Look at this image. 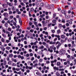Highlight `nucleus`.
Instances as JSON below:
<instances>
[{"label":"nucleus","instance_id":"obj_41","mask_svg":"<svg viewBox=\"0 0 76 76\" xmlns=\"http://www.w3.org/2000/svg\"><path fill=\"white\" fill-rule=\"evenodd\" d=\"M29 25H30V26H31V25H32V24L31 22H30V23H29Z\"/></svg>","mask_w":76,"mask_h":76},{"label":"nucleus","instance_id":"obj_17","mask_svg":"<svg viewBox=\"0 0 76 76\" xmlns=\"http://www.w3.org/2000/svg\"><path fill=\"white\" fill-rule=\"evenodd\" d=\"M35 5H36V6H38V5H39V3H38V2H36L35 3Z\"/></svg>","mask_w":76,"mask_h":76},{"label":"nucleus","instance_id":"obj_9","mask_svg":"<svg viewBox=\"0 0 76 76\" xmlns=\"http://www.w3.org/2000/svg\"><path fill=\"white\" fill-rule=\"evenodd\" d=\"M7 14H8L7 12H4L3 14V15L4 16H5V17H6V15H7Z\"/></svg>","mask_w":76,"mask_h":76},{"label":"nucleus","instance_id":"obj_64","mask_svg":"<svg viewBox=\"0 0 76 76\" xmlns=\"http://www.w3.org/2000/svg\"><path fill=\"white\" fill-rule=\"evenodd\" d=\"M20 16L19 15H17L16 16V18H19L20 17Z\"/></svg>","mask_w":76,"mask_h":76},{"label":"nucleus","instance_id":"obj_52","mask_svg":"<svg viewBox=\"0 0 76 76\" xmlns=\"http://www.w3.org/2000/svg\"><path fill=\"white\" fill-rule=\"evenodd\" d=\"M46 18L47 19H48L49 18H48V15H46Z\"/></svg>","mask_w":76,"mask_h":76},{"label":"nucleus","instance_id":"obj_27","mask_svg":"<svg viewBox=\"0 0 76 76\" xmlns=\"http://www.w3.org/2000/svg\"><path fill=\"white\" fill-rule=\"evenodd\" d=\"M13 16L12 15H11L10 16V19H13Z\"/></svg>","mask_w":76,"mask_h":76},{"label":"nucleus","instance_id":"obj_58","mask_svg":"<svg viewBox=\"0 0 76 76\" xmlns=\"http://www.w3.org/2000/svg\"><path fill=\"white\" fill-rule=\"evenodd\" d=\"M29 66H26V69H28V68H29Z\"/></svg>","mask_w":76,"mask_h":76},{"label":"nucleus","instance_id":"obj_16","mask_svg":"<svg viewBox=\"0 0 76 76\" xmlns=\"http://www.w3.org/2000/svg\"><path fill=\"white\" fill-rule=\"evenodd\" d=\"M9 57H11V58L13 56V54H10V55H9Z\"/></svg>","mask_w":76,"mask_h":76},{"label":"nucleus","instance_id":"obj_26","mask_svg":"<svg viewBox=\"0 0 76 76\" xmlns=\"http://www.w3.org/2000/svg\"><path fill=\"white\" fill-rule=\"evenodd\" d=\"M10 47H7L6 48V49L7 50H9V49H10Z\"/></svg>","mask_w":76,"mask_h":76},{"label":"nucleus","instance_id":"obj_4","mask_svg":"<svg viewBox=\"0 0 76 76\" xmlns=\"http://www.w3.org/2000/svg\"><path fill=\"white\" fill-rule=\"evenodd\" d=\"M54 45H52V46H51L50 47V49L53 50L54 49Z\"/></svg>","mask_w":76,"mask_h":76},{"label":"nucleus","instance_id":"obj_8","mask_svg":"<svg viewBox=\"0 0 76 76\" xmlns=\"http://www.w3.org/2000/svg\"><path fill=\"white\" fill-rule=\"evenodd\" d=\"M61 63L60 62H57V66H60Z\"/></svg>","mask_w":76,"mask_h":76},{"label":"nucleus","instance_id":"obj_14","mask_svg":"<svg viewBox=\"0 0 76 76\" xmlns=\"http://www.w3.org/2000/svg\"><path fill=\"white\" fill-rule=\"evenodd\" d=\"M61 38H65V36H64V35L63 34L61 36Z\"/></svg>","mask_w":76,"mask_h":76},{"label":"nucleus","instance_id":"obj_56","mask_svg":"<svg viewBox=\"0 0 76 76\" xmlns=\"http://www.w3.org/2000/svg\"><path fill=\"white\" fill-rule=\"evenodd\" d=\"M42 24H45V21H42Z\"/></svg>","mask_w":76,"mask_h":76},{"label":"nucleus","instance_id":"obj_54","mask_svg":"<svg viewBox=\"0 0 76 76\" xmlns=\"http://www.w3.org/2000/svg\"><path fill=\"white\" fill-rule=\"evenodd\" d=\"M18 74H19V75H20V74H21V71H19V72H18Z\"/></svg>","mask_w":76,"mask_h":76},{"label":"nucleus","instance_id":"obj_2","mask_svg":"<svg viewBox=\"0 0 76 76\" xmlns=\"http://www.w3.org/2000/svg\"><path fill=\"white\" fill-rule=\"evenodd\" d=\"M18 20H19V23L20 24V25H22V20H21V18H18Z\"/></svg>","mask_w":76,"mask_h":76},{"label":"nucleus","instance_id":"obj_34","mask_svg":"<svg viewBox=\"0 0 76 76\" xmlns=\"http://www.w3.org/2000/svg\"><path fill=\"white\" fill-rule=\"evenodd\" d=\"M26 57H29V54H27L26 55Z\"/></svg>","mask_w":76,"mask_h":76},{"label":"nucleus","instance_id":"obj_46","mask_svg":"<svg viewBox=\"0 0 76 76\" xmlns=\"http://www.w3.org/2000/svg\"><path fill=\"white\" fill-rule=\"evenodd\" d=\"M24 44H25V45H26V44H27V42H26V41H24Z\"/></svg>","mask_w":76,"mask_h":76},{"label":"nucleus","instance_id":"obj_23","mask_svg":"<svg viewBox=\"0 0 76 76\" xmlns=\"http://www.w3.org/2000/svg\"><path fill=\"white\" fill-rule=\"evenodd\" d=\"M45 45L46 48H48V44H47V43H46Z\"/></svg>","mask_w":76,"mask_h":76},{"label":"nucleus","instance_id":"obj_33","mask_svg":"<svg viewBox=\"0 0 76 76\" xmlns=\"http://www.w3.org/2000/svg\"><path fill=\"white\" fill-rule=\"evenodd\" d=\"M67 57L68 58H70V55H68V56H67Z\"/></svg>","mask_w":76,"mask_h":76},{"label":"nucleus","instance_id":"obj_48","mask_svg":"<svg viewBox=\"0 0 76 76\" xmlns=\"http://www.w3.org/2000/svg\"><path fill=\"white\" fill-rule=\"evenodd\" d=\"M13 19L16 22H17L16 21V18H13Z\"/></svg>","mask_w":76,"mask_h":76},{"label":"nucleus","instance_id":"obj_35","mask_svg":"<svg viewBox=\"0 0 76 76\" xmlns=\"http://www.w3.org/2000/svg\"><path fill=\"white\" fill-rule=\"evenodd\" d=\"M32 68H33V67L32 66H31V67H29V69H30V70H31V69H32Z\"/></svg>","mask_w":76,"mask_h":76},{"label":"nucleus","instance_id":"obj_63","mask_svg":"<svg viewBox=\"0 0 76 76\" xmlns=\"http://www.w3.org/2000/svg\"><path fill=\"white\" fill-rule=\"evenodd\" d=\"M30 31L31 32H34V31H33V30H32V29L30 30Z\"/></svg>","mask_w":76,"mask_h":76},{"label":"nucleus","instance_id":"obj_5","mask_svg":"<svg viewBox=\"0 0 76 76\" xmlns=\"http://www.w3.org/2000/svg\"><path fill=\"white\" fill-rule=\"evenodd\" d=\"M56 75L57 76H60V74L58 73V72H57L56 73Z\"/></svg>","mask_w":76,"mask_h":76},{"label":"nucleus","instance_id":"obj_37","mask_svg":"<svg viewBox=\"0 0 76 76\" xmlns=\"http://www.w3.org/2000/svg\"><path fill=\"white\" fill-rule=\"evenodd\" d=\"M64 65H67V62H64Z\"/></svg>","mask_w":76,"mask_h":76},{"label":"nucleus","instance_id":"obj_1","mask_svg":"<svg viewBox=\"0 0 76 76\" xmlns=\"http://www.w3.org/2000/svg\"><path fill=\"white\" fill-rule=\"evenodd\" d=\"M61 45V43H59L58 45L56 46V48L58 50V48H59V47H60Z\"/></svg>","mask_w":76,"mask_h":76},{"label":"nucleus","instance_id":"obj_7","mask_svg":"<svg viewBox=\"0 0 76 76\" xmlns=\"http://www.w3.org/2000/svg\"><path fill=\"white\" fill-rule=\"evenodd\" d=\"M34 8H31L30 9V12H34Z\"/></svg>","mask_w":76,"mask_h":76},{"label":"nucleus","instance_id":"obj_30","mask_svg":"<svg viewBox=\"0 0 76 76\" xmlns=\"http://www.w3.org/2000/svg\"><path fill=\"white\" fill-rule=\"evenodd\" d=\"M43 60L42 59H40L39 60V61L40 62H42L43 61Z\"/></svg>","mask_w":76,"mask_h":76},{"label":"nucleus","instance_id":"obj_31","mask_svg":"<svg viewBox=\"0 0 76 76\" xmlns=\"http://www.w3.org/2000/svg\"><path fill=\"white\" fill-rule=\"evenodd\" d=\"M30 71L29 69H27L26 70V72L27 73H29Z\"/></svg>","mask_w":76,"mask_h":76},{"label":"nucleus","instance_id":"obj_60","mask_svg":"<svg viewBox=\"0 0 76 76\" xmlns=\"http://www.w3.org/2000/svg\"><path fill=\"white\" fill-rule=\"evenodd\" d=\"M42 44L43 45H45V44H46V43H45V42H43L42 43Z\"/></svg>","mask_w":76,"mask_h":76},{"label":"nucleus","instance_id":"obj_6","mask_svg":"<svg viewBox=\"0 0 76 76\" xmlns=\"http://www.w3.org/2000/svg\"><path fill=\"white\" fill-rule=\"evenodd\" d=\"M66 12V10H61V12L63 14L64 12Z\"/></svg>","mask_w":76,"mask_h":76},{"label":"nucleus","instance_id":"obj_13","mask_svg":"<svg viewBox=\"0 0 76 76\" xmlns=\"http://www.w3.org/2000/svg\"><path fill=\"white\" fill-rule=\"evenodd\" d=\"M62 26V24H59V28H61Z\"/></svg>","mask_w":76,"mask_h":76},{"label":"nucleus","instance_id":"obj_49","mask_svg":"<svg viewBox=\"0 0 76 76\" xmlns=\"http://www.w3.org/2000/svg\"><path fill=\"white\" fill-rule=\"evenodd\" d=\"M13 25H14L15 26L16 25V23L14 22L13 23Z\"/></svg>","mask_w":76,"mask_h":76},{"label":"nucleus","instance_id":"obj_57","mask_svg":"<svg viewBox=\"0 0 76 76\" xmlns=\"http://www.w3.org/2000/svg\"><path fill=\"white\" fill-rule=\"evenodd\" d=\"M9 14H12V11H9Z\"/></svg>","mask_w":76,"mask_h":76},{"label":"nucleus","instance_id":"obj_62","mask_svg":"<svg viewBox=\"0 0 76 76\" xmlns=\"http://www.w3.org/2000/svg\"><path fill=\"white\" fill-rule=\"evenodd\" d=\"M49 43L50 44H53V42L52 41L50 42Z\"/></svg>","mask_w":76,"mask_h":76},{"label":"nucleus","instance_id":"obj_10","mask_svg":"<svg viewBox=\"0 0 76 76\" xmlns=\"http://www.w3.org/2000/svg\"><path fill=\"white\" fill-rule=\"evenodd\" d=\"M44 48V47L43 45H42L41 47L39 48V49H43Z\"/></svg>","mask_w":76,"mask_h":76},{"label":"nucleus","instance_id":"obj_59","mask_svg":"<svg viewBox=\"0 0 76 76\" xmlns=\"http://www.w3.org/2000/svg\"><path fill=\"white\" fill-rule=\"evenodd\" d=\"M3 31L4 33H6V31H5V29H3Z\"/></svg>","mask_w":76,"mask_h":76},{"label":"nucleus","instance_id":"obj_39","mask_svg":"<svg viewBox=\"0 0 76 76\" xmlns=\"http://www.w3.org/2000/svg\"><path fill=\"white\" fill-rule=\"evenodd\" d=\"M1 41L3 42H4V38H3L1 39Z\"/></svg>","mask_w":76,"mask_h":76},{"label":"nucleus","instance_id":"obj_45","mask_svg":"<svg viewBox=\"0 0 76 76\" xmlns=\"http://www.w3.org/2000/svg\"><path fill=\"white\" fill-rule=\"evenodd\" d=\"M66 26H69V23H67L66 24Z\"/></svg>","mask_w":76,"mask_h":76},{"label":"nucleus","instance_id":"obj_42","mask_svg":"<svg viewBox=\"0 0 76 76\" xmlns=\"http://www.w3.org/2000/svg\"><path fill=\"white\" fill-rule=\"evenodd\" d=\"M62 27H63L64 29H65V28H66V26H65V25L63 26Z\"/></svg>","mask_w":76,"mask_h":76},{"label":"nucleus","instance_id":"obj_12","mask_svg":"<svg viewBox=\"0 0 76 76\" xmlns=\"http://www.w3.org/2000/svg\"><path fill=\"white\" fill-rule=\"evenodd\" d=\"M5 26L7 27V26H8V23H7L6 22H5Z\"/></svg>","mask_w":76,"mask_h":76},{"label":"nucleus","instance_id":"obj_24","mask_svg":"<svg viewBox=\"0 0 76 76\" xmlns=\"http://www.w3.org/2000/svg\"><path fill=\"white\" fill-rule=\"evenodd\" d=\"M8 31H12V29H11V28H8Z\"/></svg>","mask_w":76,"mask_h":76},{"label":"nucleus","instance_id":"obj_55","mask_svg":"<svg viewBox=\"0 0 76 76\" xmlns=\"http://www.w3.org/2000/svg\"><path fill=\"white\" fill-rule=\"evenodd\" d=\"M2 23H5V21L4 20H2L1 21Z\"/></svg>","mask_w":76,"mask_h":76},{"label":"nucleus","instance_id":"obj_25","mask_svg":"<svg viewBox=\"0 0 76 76\" xmlns=\"http://www.w3.org/2000/svg\"><path fill=\"white\" fill-rule=\"evenodd\" d=\"M12 66H16V64H14V63H12Z\"/></svg>","mask_w":76,"mask_h":76},{"label":"nucleus","instance_id":"obj_18","mask_svg":"<svg viewBox=\"0 0 76 76\" xmlns=\"http://www.w3.org/2000/svg\"><path fill=\"white\" fill-rule=\"evenodd\" d=\"M56 14H53V18H56Z\"/></svg>","mask_w":76,"mask_h":76},{"label":"nucleus","instance_id":"obj_11","mask_svg":"<svg viewBox=\"0 0 76 76\" xmlns=\"http://www.w3.org/2000/svg\"><path fill=\"white\" fill-rule=\"evenodd\" d=\"M61 53L62 54H64L65 53V51L63 50L62 51H61Z\"/></svg>","mask_w":76,"mask_h":76},{"label":"nucleus","instance_id":"obj_38","mask_svg":"<svg viewBox=\"0 0 76 76\" xmlns=\"http://www.w3.org/2000/svg\"><path fill=\"white\" fill-rule=\"evenodd\" d=\"M43 68H44L43 70H45V69H46L47 68V67H46V66H44L43 67Z\"/></svg>","mask_w":76,"mask_h":76},{"label":"nucleus","instance_id":"obj_50","mask_svg":"<svg viewBox=\"0 0 76 76\" xmlns=\"http://www.w3.org/2000/svg\"><path fill=\"white\" fill-rule=\"evenodd\" d=\"M28 47V45H26L24 46V48H27Z\"/></svg>","mask_w":76,"mask_h":76},{"label":"nucleus","instance_id":"obj_61","mask_svg":"<svg viewBox=\"0 0 76 76\" xmlns=\"http://www.w3.org/2000/svg\"><path fill=\"white\" fill-rule=\"evenodd\" d=\"M62 22V23H65V21H64V20H62L61 21Z\"/></svg>","mask_w":76,"mask_h":76},{"label":"nucleus","instance_id":"obj_47","mask_svg":"<svg viewBox=\"0 0 76 76\" xmlns=\"http://www.w3.org/2000/svg\"><path fill=\"white\" fill-rule=\"evenodd\" d=\"M61 42H64V40H63V39H61Z\"/></svg>","mask_w":76,"mask_h":76},{"label":"nucleus","instance_id":"obj_53","mask_svg":"<svg viewBox=\"0 0 76 76\" xmlns=\"http://www.w3.org/2000/svg\"><path fill=\"white\" fill-rule=\"evenodd\" d=\"M69 24H72V21H69Z\"/></svg>","mask_w":76,"mask_h":76},{"label":"nucleus","instance_id":"obj_3","mask_svg":"<svg viewBox=\"0 0 76 76\" xmlns=\"http://www.w3.org/2000/svg\"><path fill=\"white\" fill-rule=\"evenodd\" d=\"M1 47H3L2 48H1V50H2L3 51H4L5 50V48H4V46L3 45H1Z\"/></svg>","mask_w":76,"mask_h":76},{"label":"nucleus","instance_id":"obj_43","mask_svg":"<svg viewBox=\"0 0 76 76\" xmlns=\"http://www.w3.org/2000/svg\"><path fill=\"white\" fill-rule=\"evenodd\" d=\"M14 3H17V2H18V1H17V0H15L14 1Z\"/></svg>","mask_w":76,"mask_h":76},{"label":"nucleus","instance_id":"obj_20","mask_svg":"<svg viewBox=\"0 0 76 76\" xmlns=\"http://www.w3.org/2000/svg\"><path fill=\"white\" fill-rule=\"evenodd\" d=\"M53 50H54V53H56V47H55L54 48Z\"/></svg>","mask_w":76,"mask_h":76},{"label":"nucleus","instance_id":"obj_44","mask_svg":"<svg viewBox=\"0 0 76 76\" xmlns=\"http://www.w3.org/2000/svg\"><path fill=\"white\" fill-rule=\"evenodd\" d=\"M6 42L7 43H9V42H10V41H9V40H7L6 41Z\"/></svg>","mask_w":76,"mask_h":76},{"label":"nucleus","instance_id":"obj_21","mask_svg":"<svg viewBox=\"0 0 76 76\" xmlns=\"http://www.w3.org/2000/svg\"><path fill=\"white\" fill-rule=\"evenodd\" d=\"M70 17V16H69V15H66L65 16V18H67V19H69V17Z\"/></svg>","mask_w":76,"mask_h":76},{"label":"nucleus","instance_id":"obj_15","mask_svg":"<svg viewBox=\"0 0 76 76\" xmlns=\"http://www.w3.org/2000/svg\"><path fill=\"white\" fill-rule=\"evenodd\" d=\"M57 21H56V20H52V22L53 23H56V22Z\"/></svg>","mask_w":76,"mask_h":76},{"label":"nucleus","instance_id":"obj_40","mask_svg":"<svg viewBox=\"0 0 76 76\" xmlns=\"http://www.w3.org/2000/svg\"><path fill=\"white\" fill-rule=\"evenodd\" d=\"M59 43H60V42L57 41L56 43V45H57V44H58Z\"/></svg>","mask_w":76,"mask_h":76},{"label":"nucleus","instance_id":"obj_22","mask_svg":"<svg viewBox=\"0 0 76 76\" xmlns=\"http://www.w3.org/2000/svg\"><path fill=\"white\" fill-rule=\"evenodd\" d=\"M12 9L13 11L15 10V9L14 6L12 7Z\"/></svg>","mask_w":76,"mask_h":76},{"label":"nucleus","instance_id":"obj_36","mask_svg":"<svg viewBox=\"0 0 76 76\" xmlns=\"http://www.w3.org/2000/svg\"><path fill=\"white\" fill-rule=\"evenodd\" d=\"M31 61H33V60H34V57H32L31 58Z\"/></svg>","mask_w":76,"mask_h":76},{"label":"nucleus","instance_id":"obj_51","mask_svg":"<svg viewBox=\"0 0 76 76\" xmlns=\"http://www.w3.org/2000/svg\"><path fill=\"white\" fill-rule=\"evenodd\" d=\"M30 56H33V54L32 53H31L30 54Z\"/></svg>","mask_w":76,"mask_h":76},{"label":"nucleus","instance_id":"obj_28","mask_svg":"<svg viewBox=\"0 0 76 76\" xmlns=\"http://www.w3.org/2000/svg\"><path fill=\"white\" fill-rule=\"evenodd\" d=\"M50 62L49 61H46L47 64H49V63H50Z\"/></svg>","mask_w":76,"mask_h":76},{"label":"nucleus","instance_id":"obj_32","mask_svg":"<svg viewBox=\"0 0 76 76\" xmlns=\"http://www.w3.org/2000/svg\"><path fill=\"white\" fill-rule=\"evenodd\" d=\"M51 32H52V33H55V30H52Z\"/></svg>","mask_w":76,"mask_h":76},{"label":"nucleus","instance_id":"obj_29","mask_svg":"<svg viewBox=\"0 0 76 76\" xmlns=\"http://www.w3.org/2000/svg\"><path fill=\"white\" fill-rule=\"evenodd\" d=\"M2 35L3 36V37H4V38H5L6 37V36L5 35H4V34H2Z\"/></svg>","mask_w":76,"mask_h":76},{"label":"nucleus","instance_id":"obj_19","mask_svg":"<svg viewBox=\"0 0 76 76\" xmlns=\"http://www.w3.org/2000/svg\"><path fill=\"white\" fill-rule=\"evenodd\" d=\"M61 32V31L60 30H58L57 31V34H60Z\"/></svg>","mask_w":76,"mask_h":76}]
</instances>
